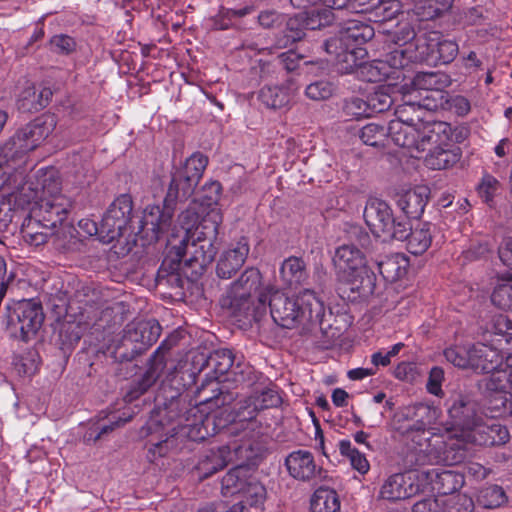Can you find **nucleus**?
<instances>
[{
  "instance_id": "35",
  "label": "nucleus",
  "mask_w": 512,
  "mask_h": 512,
  "mask_svg": "<svg viewBox=\"0 0 512 512\" xmlns=\"http://www.w3.org/2000/svg\"><path fill=\"white\" fill-rule=\"evenodd\" d=\"M452 4L453 0H417L413 10L422 20H432L447 12Z\"/></svg>"
},
{
  "instance_id": "45",
  "label": "nucleus",
  "mask_w": 512,
  "mask_h": 512,
  "mask_svg": "<svg viewBox=\"0 0 512 512\" xmlns=\"http://www.w3.org/2000/svg\"><path fill=\"white\" fill-rule=\"evenodd\" d=\"M491 301L501 309L512 310V278L497 284L491 295Z\"/></svg>"
},
{
  "instance_id": "49",
  "label": "nucleus",
  "mask_w": 512,
  "mask_h": 512,
  "mask_svg": "<svg viewBox=\"0 0 512 512\" xmlns=\"http://www.w3.org/2000/svg\"><path fill=\"white\" fill-rule=\"evenodd\" d=\"M443 505L444 512H472L474 508L473 501L465 494L451 495L446 499Z\"/></svg>"
},
{
  "instance_id": "6",
  "label": "nucleus",
  "mask_w": 512,
  "mask_h": 512,
  "mask_svg": "<svg viewBox=\"0 0 512 512\" xmlns=\"http://www.w3.org/2000/svg\"><path fill=\"white\" fill-rule=\"evenodd\" d=\"M235 446H242L245 450L248 446L247 440L241 437H233L228 445L220 447L216 452L212 451L198 466L203 476L208 477L224 468L228 463H236V466L229 470L222 479V493L224 496L242 493L249 480L251 466H255L262 456L260 454L254 459H246L235 454Z\"/></svg>"
},
{
  "instance_id": "51",
  "label": "nucleus",
  "mask_w": 512,
  "mask_h": 512,
  "mask_svg": "<svg viewBox=\"0 0 512 512\" xmlns=\"http://www.w3.org/2000/svg\"><path fill=\"white\" fill-rule=\"evenodd\" d=\"M18 109L23 112L38 111L41 109V104L37 102L36 90L33 86H27L19 95L17 100Z\"/></svg>"
},
{
  "instance_id": "26",
  "label": "nucleus",
  "mask_w": 512,
  "mask_h": 512,
  "mask_svg": "<svg viewBox=\"0 0 512 512\" xmlns=\"http://www.w3.org/2000/svg\"><path fill=\"white\" fill-rule=\"evenodd\" d=\"M430 195V189L425 185H417L401 189L395 195L397 207L410 218H418L424 212Z\"/></svg>"
},
{
  "instance_id": "19",
  "label": "nucleus",
  "mask_w": 512,
  "mask_h": 512,
  "mask_svg": "<svg viewBox=\"0 0 512 512\" xmlns=\"http://www.w3.org/2000/svg\"><path fill=\"white\" fill-rule=\"evenodd\" d=\"M334 20L333 12L326 8L303 11L287 21L285 40H279V47H286L302 39L305 29L315 30L330 25Z\"/></svg>"
},
{
  "instance_id": "34",
  "label": "nucleus",
  "mask_w": 512,
  "mask_h": 512,
  "mask_svg": "<svg viewBox=\"0 0 512 512\" xmlns=\"http://www.w3.org/2000/svg\"><path fill=\"white\" fill-rule=\"evenodd\" d=\"M407 240V249L414 255H420L427 251L432 242L431 226L427 223L418 224L415 228L410 226Z\"/></svg>"
},
{
  "instance_id": "44",
  "label": "nucleus",
  "mask_w": 512,
  "mask_h": 512,
  "mask_svg": "<svg viewBox=\"0 0 512 512\" xmlns=\"http://www.w3.org/2000/svg\"><path fill=\"white\" fill-rule=\"evenodd\" d=\"M251 12L252 8L249 6L241 9L221 8L213 18V27L219 30L228 29L233 25L235 19L242 18Z\"/></svg>"
},
{
  "instance_id": "14",
  "label": "nucleus",
  "mask_w": 512,
  "mask_h": 512,
  "mask_svg": "<svg viewBox=\"0 0 512 512\" xmlns=\"http://www.w3.org/2000/svg\"><path fill=\"white\" fill-rule=\"evenodd\" d=\"M412 55L406 50L396 48L385 59L365 62L357 70V77L367 82H384L398 89L399 80H405L404 67L408 66Z\"/></svg>"
},
{
  "instance_id": "28",
  "label": "nucleus",
  "mask_w": 512,
  "mask_h": 512,
  "mask_svg": "<svg viewBox=\"0 0 512 512\" xmlns=\"http://www.w3.org/2000/svg\"><path fill=\"white\" fill-rule=\"evenodd\" d=\"M297 92V88L291 81L282 85L264 86L258 94L262 104L270 109H281L287 107Z\"/></svg>"
},
{
  "instance_id": "23",
  "label": "nucleus",
  "mask_w": 512,
  "mask_h": 512,
  "mask_svg": "<svg viewBox=\"0 0 512 512\" xmlns=\"http://www.w3.org/2000/svg\"><path fill=\"white\" fill-rule=\"evenodd\" d=\"M421 474L423 492H436L437 497L449 498L464 485V476L454 470H441L439 468L422 469Z\"/></svg>"
},
{
  "instance_id": "4",
  "label": "nucleus",
  "mask_w": 512,
  "mask_h": 512,
  "mask_svg": "<svg viewBox=\"0 0 512 512\" xmlns=\"http://www.w3.org/2000/svg\"><path fill=\"white\" fill-rule=\"evenodd\" d=\"M403 121H392L389 135L396 146L407 149L412 157H418L429 147L425 164L433 170L450 168L460 160L461 150L455 146L458 136L450 124L432 122L417 128Z\"/></svg>"
},
{
  "instance_id": "40",
  "label": "nucleus",
  "mask_w": 512,
  "mask_h": 512,
  "mask_svg": "<svg viewBox=\"0 0 512 512\" xmlns=\"http://www.w3.org/2000/svg\"><path fill=\"white\" fill-rule=\"evenodd\" d=\"M401 10L398 0H377L370 6V19L375 22L392 20Z\"/></svg>"
},
{
  "instance_id": "9",
  "label": "nucleus",
  "mask_w": 512,
  "mask_h": 512,
  "mask_svg": "<svg viewBox=\"0 0 512 512\" xmlns=\"http://www.w3.org/2000/svg\"><path fill=\"white\" fill-rule=\"evenodd\" d=\"M25 162L7 161V163H3L2 167L0 166V178L3 179L0 188L12 197L18 207L25 208L30 204L36 207V202L40 201L42 192L40 175L51 169H40L34 175L28 176Z\"/></svg>"
},
{
  "instance_id": "27",
  "label": "nucleus",
  "mask_w": 512,
  "mask_h": 512,
  "mask_svg": "<svg viewBox=\"0 0 512 512\" xmlns=\"http://www.w3.org/2000/svg\"><path fill=\"white\" fill-rule=\"evenodd\" d=\"M249 251V242L244 237L225 250L217 262L216 273L218 277L222 279L231 278L243 266Z\"/></svg>"
},
{
  "instance_id": "36",
  "label": "nucleus",
  "mask_w": 512,
  "mask_h": 512,
  "mask_svg": "<svg viewBox=\"0 0 512 512\" xmlns=\"http://www.w3.org/2000/svg\"><path fill=\"white\" fill-rule=\"evenodd\" d=\"M340 501L334 490L317 489L311 498V512H339Z\"/></svg>"
},
{
  "instance_id": "47",
  "label": "nucleus",
  "mask_w": 512,
  "mask_h": 512,
  "mask_svg": "<svg viewBox=\"0 0 512 512\" xmlns=\"http://www.w3.org/2000/svg\"><path fill=\"white\" fill-rule=\"evenodd\" d=\"M234 359L232 352L228 349L216 351L209 359V365L214 368L217 376H222L227 373L233 366Z\"/></svg>"
},
{
  "instance_id": "59",
  "label": "nucleus",
  "mask_w": 512,
  "mask_h": 512,
  "mask_svg": "<svg viewBox=\"0 0 512 512\" xmlns=\"http://www.w3.org/2000/svg\"><path fill=\"white\" fill-rule=\"evenodd\" d=\"M260 25L271 28L282 22V15L275 10H264L258 16Z\"/></svg>"
},
{
  "instance_id": "57",
  "label": "nucleus",
  "mask_w": 512,
  "mask_h": 512,
  "mask_svg": "<svg viewBox=\"0 0 512 512\" xmlns=\"http://www.w3.org/2000/svg\"><path fill=\"white\" fill-rule=\"evenodd\" d=\"M221 191V185L219 182H211L204 186L205 195L203 196V205L211 210L217 208V202Z\"/></svg>"
},
{
  "instance_id": "56",
  "label": "nucleus",
  "mask_w": 512,
  "mask_h": 512,
  "mask_svg": "<svg viewBox=\"0 0 512 512\" xmlns=\"http://www.w3.org/2000/svg\"><path fill=\"white\" fill-rule=\"evenodd\" d=\"M51 48L55 52L69 54L75 50L76 43L74 39L68 35H55L50 40Z\"/></svg>"
},
{
  "instance_id": "21",
  "label": "nucleus",
  "mask_w": 512,
  "mask_h": 512,
  "mask_svg": "<svg viewBox=\"0 0 512 512\" xmlns=\"http://www.w3.org/2000/svg\"><path fill=\"white\" fill-rule=\"evenodd\" d=\"M405 80H399L398 91L401 99L421 95L432 90L445 89L450 85L448 75L439 72H418L413 74L404 67Z\"/></svg>"
},
{
  "instance_id": "13",
  "label": "nucleus",
  "mask_w": 512,
  "mask_h": 512,
  "mask_svg": "<svg viewBox=\"0 0 512 512\" xmlns=\"http://www.w3.org/2000/svg\"><path fill=\"white\" fill-rule=\"evenodd\" d=\"M363 215L374 236L381 238L383 241L393 239L403 241L408 236L410 223L407 220L395 218L391 207L381 199H369Z\"/></svg>"
},
{
  "instance_id": "32",
  "label": "nucleus",
  "mask_w": 512,
  "mask_h": 512,
  "mask_svg": "<svg viewBox=\"0 0 512 512\" xmlns=\"http://www.w3.org/2000/svg\"><path fill=\"white\" fill-rule=\"evenodd\" d=\"M409 260L403 254H393L378 263L379 273L386 281L394 282L404 277L408 271Z\"/></svg>"
},
{
  "instance_id": "2",
  "label": "nucleus",
  "mask_w": 512,
  "mask_h": 512,
  "mask_svg": "<svg viewBox=\"0 0 512 512\" xmlns=\"http://www.w3.org/2000/svg\"><path fill=\"white\" fill-rule=\"evenodd\" d=\"M260 282L259 270L247 268L221 298L222 307L229 309L235 317H251L257 320L266 313L268 300L273 321L283 328H307L322 323L325 316L323 301L310 289L303 290L295 298H289L279 289L268 287L265 293L260 294L258 305L252 308L250 296L257 290Z\"/></svg>"
},
{
  "instance_id": "64",
  "label": "nucleus",
  "mask_w": 512,
  "mask_h": 512,
  "mask_svg": "<svg viewBox=\"0 0 512 512\" xmlns=\"http://www.w3.org/2000/svg\"><path fill=\"white\" fill-rule=\"evenodd\" d=\"M79 228L89 236L99 235L101 238V224L97 225L94 220L81 219L78 223Z\"/></svg>"
},
{
  "instance_id": "15",
  "label": "nucleus",
  "mask_w": 512,
  "mask_h": 512,
  "mask_svg": "<svg viewBox=\"0 0 512 512\" xmlns=\"http://www.w3.org/2000/svg\"><path fill=\"white\" fill-rule=\"evenodd\" d=\"M401 100L403 104L397 107L395 111L396 118L392 121H401L403 119L405 124L420 128L422 124L432 123L433 121H423L419 111L421 109L427 111L445 109L447 93L444 89H438Z\"/></svg>"
},
{
  "instance_id": "48",
  "label": "nucleus",
  "mask_w": 512,
  "mask_h": 512,
  "mask_svg": "<svg viewBox=\"0 0 512 512\" xmlns=\"http://www.w3.org/2000/svg\"><path fill=\"white\" fill-rule=\"evenodd\" d=\"M333 85L324 80H318L310 83L305 89V95L314 101L328 99L333 94Z\"/></svg>"
},
{
  "instance_id": "22",
  "label": "nucleus",
  "mask_w": 512,
  "mask_h": 512,
  "mask_svg": "<svg viewBox=\"0 0 512 512\" xmlns=\"http://www.w3.org/2000/svg\"><path fill=\"white\" fill-rule=\"evenodd\" d=\"M421 470H411L389 476L383 483L380 496L389 501H399L423 492Z\"/></svg>"
},
{
  "instance_id": "33",
  "label": "nucleus",
  "mask_w": 512,
  "mask_h": 512,
  "mask_svg": "<svg viewBox=\"0 0 512 512\" xmlns=\"http://www.w3.org/2000/svg\"><path fill=\"white\" fill-rule=\"evenodd\" d=\"M220 423H216L215 415H206L199 422L187 424L181 428V433L192 441H201L218 433Z\"/></svg>"
},
{
  "instance_id": "41",
  "label": "nucleus",
  "mask_w": 512,
  "mask_h": 512,
  "mask_svg": "<svg viewBox=\"0 0 512 512\" xmlns=\"http://www.w3.org/2000/svg\"><path fill=\"white\" fill-rule=\"evenodd\" d=\"M392 122V120L390 121ZM389 123V126L390 127ZM360 139L366 145L378 147L384 146L386 140L390 139L389 128L385 129L382 125L377 123H369L365 125L360 131Z\"/></svg>"
},
{
  "instance_id": "39",
  "label": "nucleus",
  "mask_w": 512,
  "mask_h": 512,
  "mask_svg": "<svg viewBox=\"0 0 512 512\" xmlns=\"http://www.w3.org/2000/svg\"><path fill=\"white\" fill-rule=\"evenodd\" d=\"M338 447L340 454L349 460L353 469H355L362 475L366 474L369 471L370 464L366 459L365 455L358 451L356 448H354L350 440H340Z\"/></svg>"
},
{
  "instance_id": "62",
  "label": "nucleus",
  "mask_w": 512,
  "mask_h": 512,
  "mask_svg": "<svg viewBox=\"0 0 512 512\" xmlns=\"http://www.w3.org/2000/svg\"><path fill=\"white\" fill-rule=\"evenodd\" d=\"M47 233L45 232H38V231H32V228L28 226L26 229L23 230V238L24 240L34 246H39L44 244L47 241Z\"/></svg>"
},
{
  "instance_id": "30",
  "label": "nucleus",
  "mask_w": 512,
  "mask_h": 512,
  "mask_svg": "<svg viewBox=\"0 0 512 512\" xmlns=\"http://www.w3.org/2000/svg\"><path fill=\"white\" fill-rule=\"evenodd\" d=\"M282 281L289 287H297L308 279L306 263L302 258L291 256L280 267Z\"/></svg>"
},
{
  "instance_id": "31",
  "label": "nucleus",
  "mask_w": 512,
  "mask_h": 512,
  "mask_svg": "<svg viewBox=\"0 0 512 512\" xmlns=\"http://www.w3.org/2000/svg\"><path fill=\"white\" fill-rule=\"evenodd\" d=\"M395 94L399 95L398 89L390 86L389 84L375 86L373 91H371L367 96L371 115L373 113H380L389 109L392 103L396 100V97L393 96Z\"/></svg>"
},
{
  "instance_id": "43",
  "label": "nucleus",
  "mask_w": 512,
  "mask_h": 512,
  "mask_svg": "<svg viewBox=\"0 0 512 512\" xmlns=\"http://www.w3.org/2000/svg\"><path fill=\"white\" fill-rule=\"evenodd\" d=\"M162 363H155L151 365L148 370L144 373L141 380L137 385L132 388L126 395L127 401H132L138 398L141 394L146 392L159 378L160 371L162 370Z\"/></svg>"
},
{
  "instance_id": "55",
  "label": "nucleus",
  "mask_w": 512,
  "mask_h": 512,
  "mask_svg": "<svg viewBox=\"0 0 512 512\" xmlns=\"http://www.w3.org/2000/svg\"><path fill=\"white\" fill-rule=\"evenodd\" d=\"M471 109L470 102L467 98L456 95V96H448L447 95V105H445L444 110H449L456 113L459 116H465L469 113Z\"/></svg>"
},
{
  "instance_id": "5",
  "label": "nucleus",
  "mask_w": 512,
  "mask_h": 512,
  "mask_svg": "<svg viewBox=\"0 0 512 512\" xmlns=\"http://www.w3.org/2000/svg\"><path fill=\"white\" fill-rule=\"evenodd\" d=\"M280 397L272 390L263 391L260 394L251 395L239 403V407L227 427V433L232 437H241L247 440L248 446H235V454L254 459L262 452L260 442V425L256 420L257 413L265 408L278 405Z\"/></svg>"
},
{
  "instance_id": "63",
  "label": "nucleus",
  "mask_w": 512,
  "mask_h": 512,
  "mask_svg": "<svg viewBox=\"0 0 512 512\" xmlns=\"http://www.w3.org/2000/svg\"><path fill=\"white\" fill-rule=\"evenodd\" d=\"M499 258L506 266H512V238H505L498 249Z\"/></svg>"
},
{
  "instance_id": "52",
  "label": "nucleus",
  "mask_w": 512,
  "mask_h": 512,
  "mask_svg": "<svg viewBox=\"0 0 512 512\" xmlns=\"http://www.w3.org/2000/svg\"><path fill=\"white\" fill-rule=\"evenodd\" d=\"M344 111L347 115L353 117H369L371 116L368 99L364 100L360 97H351L345 101Z\"/></svg>"
},
{
  "instance_id": "46",
  "label": "nucleus",
  "mask_w": 512,
  "mask_h": 512,
  "mask_svg": "<svg viewBox=\"0 0 512 512\" xmlns=\"http://www.w3.org/2000/svg\"><path fill=\"white\" fill-rule=\"evenodd\" d=\"M479 502L486 508H496L506 502V495L501 487L491 485L481 490Z\"/></svg>"
},
{
  "instance_id": "58",
  "label": "nucleus",
  "mask_w": 512,
  "mask_h": 512,
  "mask_svg": "<svg viewBox=\"0 0 512 512\" xmlns=\"http://www.w3.org/2000/svg\"><path fill=\"white\" fill-rule=\"evenodd\" d=\"M444 379V372L440 367H434L431 369L428 382L427 389L428 391L436 396H439L442 393V381Z\"/></svg>"
},
{
  "instance_id": "29",
  "label": "nucleus",
  "mask_w": 512,
  "mask_h": 512,
  "mask_svg": "<svg viewBox=\"0 0 512 512\" xmlns=\"http://www.w3.org/2000/svg\"><path fill=\"white\" fill-rule=\"evenodd\" d=\"M161 335V326L155 319L141 320L133 327L128 326L126 337L128 340L140 343L142 346H151Z\"/></svg>"
},
{
  "instance_id": "53",
  "label": "nucleus",
  "mask_w": 512,
  "mask_h": 512,
  "mask_svg": "<svg viewBox=\"0 0 512 512\" xmlns=\"http://www.w3.org/2000/svg\"><path fill=\"white\" fill-rule=\"evenodd\" d=\"M415 31V27L409 22H401L396 31L394 32V41L397 45L402 46L409 43L411 40L415 41L414 46L417 45V38L421 36Z\"/></svg>"
},
{
  "instance_id": "20",
  "label": "nucleus",
  "mask_w": 512,
  "mask_h": 512,
  "mask_svg": "<svg viewBox=\"0 0 512 512\" xmlns=\"http://www.w3.org/2000/svg\"><path fill=\"white\" fill-rule=\"evenodd\" d=\"M174 201L167 196L163 207L148 205L143 211L137 228H133L132 232L143 234L149 241H157L170 227L173 216L171 203Z\"/></svg>"
},
{
  "instance_id": "25",
  "label": "nucleus",
  "mask_w": 512,
  "mask_h": 512,
  "mask_svg": "<svg viewBox=\"0 0 512 512\" xmlns=\"http://www.w3.org/2000/svg\"><path fill=\"white\" fill-rule=\"evenodd\" d=\"M288 474L297 481H320L325 477V470L319 465L313 454L307 450H295L285 459Z\"/></svg>"
},
{
  "instance_id": "54",
  "label": "nucleus",
  "mask_w": 512,
  "mask_h": 512,
  "mask_svg": "<svg viewBox=\"0 0 512 512\" xmlns=\"http://www.w3.org/2000/svg\"><path fill=\"white\" fill-rule=\"evenodd\" d=\"M446 501L444 497L426 498L415 503L413 512H444Z\"/></svg>"
},
{
  "instance_id": "11",
  "label": "nucleus",
  "mask_w": 512,
  "mask_h": 512,
  "mask_svg": "<svg viewBox=\"0 0 512 512\" xmlns=\"http://www.w3.org/2000/svg\"><path fill=\"white\" fill-rule=\"evenodd\" d=\"M337 279L350 286L351 291L369 293L373 289V278L366 265L363 252L353 244L338 247L333 257Z\"/></svg>"
},
{
  "instance_id": "37",
  "label": "nucleus",
  "mask_w": 512,
  "mask_h": 512,
  "mask_svg": "<svg viewBox=\"0 0 512 512\" xmlns=\"http://www.w3.org/2000/svg\"><path fill=\"white\" fill-rule=\"evenodd\" d=\"M488 331L499 336L498 346L501 350L512 347V321L504 314L495 315L490 323Z\"/></svg>"
},
{
  "instance_id": "50",
  "label": "nucleus",
  "mask_w": 512,
  "mask_h": 512,
  "mask_svg": "<svg viewBox=\"0 0 512 512\" xmlns=\"http://www.w3.org/2000/svg\"><path fill=\"white\" fill-rule=\"evenodd\" d=\"M500 189V182L492 175L485 174L479 183L477 190L479 196L489 203Z\"/></svg>"
},
{
  "instance_id": "1",
  "label": "nucleus",
  "mask_w": 512,
  "mask_h": 512,
  "mask_svg": "<svg viewBox=\"0 0 512 512\" xmlns=\"http://www.w3.org/2000/svg\"><path fill=\"white\" fill-rule=\"evenodd\" d=\"M418 410L427 418V422H415L405 430L404 435L415 444L419 452L436 462L456 465L465 460L470 444L500 445L509 440L505 426L495 419L484 420L478 416L476 403L461 395L449 409L452 427L442 434L437 433L431 423L437 417V410L424 406Z\"/></svg>"
},
{
  "instance_id": "3",
  "label": "nucleus",
  "mask_w": 512,
  "mask_h": 512,
  "mask_svg": "<svg viewBox=\"0 0 512 512\" xmlns=\"http://www.w3.org/2000/svg\"><path fill=\"white\" fill-rule=\"evenodd\" d=\"M178 220L184 235L179 244L173 243L175 235H172L167 257L177 265L185 261L186 265L194 268L196 275L202 274L216 255L213 241L222 222L220 210L212 208L200 220L194 203L179 215Z\"/></svg>"
},
{
  "instance_id": "61",
  "label": "nucleus",
  "mask_w": 512,
  "mask_h": 512,
  "mask_svg": "<svg viewBox=\"0 0 512 512\" xmlns=\"http://www.w3.org/2000/svg\"><path fill=\"white\" fill-rule=\"evenodd\" d=\"M171 442L172 440L166 439L164 441L152 444L149 447L147 453V458L149 459V461L153 462L157 458L164 456L168 452Z\"/></svg>"
},
{
  "instance_id": "60",
  "label": "nucleus",
  "mask_w": 512,
  "mask_h": 512,
  "mask_svg": "<svg viewBox=\"0 0 512 512\" xmlns=\"http://www.w3.org/2000/svg\"><path fill=\"white\" fill-rule=\"evenodd\" d=\"M38 369L37 354L29 353L27 357H23L18 364V371L24 375L31 376Z\"/></svg>"
},
{
  "instance_id": "12",
  "label": "nucleus",
  "mask_w": 512,
  "mask_h": 512,
  "mask_svg": "<svg viewBox=\"0 0 512 512\" xmlns=\"http://www.w3.org/2000/svg\"><path fill=\"white\" fill-rule=\"evenodd\" d=\"M512 352V348L506 347L501 350L493 348L486 344H475V362H473V370L491 373L487 382V388L495 392L497 399L505 406L508 401V393H506V384L503 383L512 365H507V353Z\"/></svg>"
},
{
  "instance_id": "8",
  "label": "nucleus",
  "mask_w": 512,
  "mask_h": 512,
  "mask_svg": "<svg viewBox=\"0 0 512 512\" xmlns=\"http://www.w3.org/2000/svg\"><path fill=\"white\" fill-rule=\"evenodd\" d=\"M39 179L42 183L41 197L36 207L31 208V213L38 217L44 228L53 230L68 219L73 201L62 193L60 178L55 170L42 172Z\"/></svg>"
},
{
  "instance_id": "16",
  "label": "nucleus",
  "mask_w": 512,
  "mask_h": 512,
  "mask_svg": "<svg viewBox=\"0 0 512 512\" xmlns=\"http://www.w3.org/2000/svg\"><path fill=\"white\" fill-rule=\"evenodd\" d=\"M207 163V157L201 153H194L186 159L184 164L172 176L168 198L183 200L190 197L198 185Z\"/></svg>"
},
{
  "instance_id": "38",
  "label": "nucleus",
  "mask_w": 512,
  "mask_h": 512,
  "mask_svg": "<svg viewBox=\"0 0 512 512\" xmlns=\"http://www.w3.org/2000/svg\"><path fill=\"white\" fill-rule=\"evenodd\" d=\"M446 360L459 368L473 369L475 362V344L472 346H455L444 351Z\"/></svg>"
},
{
  "instance_id": "7",
  "label": "nucleus",
  "mask_w": 512,
  "mask_h": 512,
  "mask_svg": "<svg viewBox=\"0 0 512 512\" xmlns=\"http://www.w3.org/2000/svg\"><path fill=\"white\" fill-rule=\"evenodd\" d=\"M374 36V29L356 20L348 23L339 36L325 42V50L334 55V61L341 73H357L362 62L367 56L363 47Z\"/></svg>"
},
{
  "instance_id": "42",
  "label": "nucleus",
  "mask_w": 512,
  "mask_h": 512,
  "mask_svg": "<svg viewBox=\"0 0 512 512\" xmlns=\"http://www.w3.org/2000/svg\"><path fill=\"white\" fill-rule=\"evenodd\" d=\"M244 500L240 503L249 506L254 512H259L265 498V488L255 480L249 479L246 487L242 491Z\"/></svg>"
},
{
  "instance_id": "24",
  "label": "nucleus",
  "mask_w": 512,
  "mask_h": 512,
  "mask_svg": "<svg viewBox=\"0 0 512 512\" xmlns=\"http://www.w3.org/2000/svg\"><path fill=\"white\" fill-rule=\"evenodd\" d=\"M10 319L15 328L20 330L23 340H28L40 329L44 315L37 301L24 299L14 305Z\"/></svg>"
},
{
  "instance_id": "17",
  "label": "nucleus",
  "mask_w": 512,
  "mask_h": 512,
  "mask_svg": "<svg viewBox=\"0 0 512 512\" xmlns=\"http://www.w3.org/2000/svg\"><path fill=\"white\" fill-rule=\"evenodd\" d=\"M133 202L129 195L122 194L109 206L101 221V241L109 243L134 227L131 226Z\"/></svg>"
},
{
  "instance_id": "10",
  "label": "nucleus",
  "mask_w": 512,
  "mask_h": 512,
  "mask_svg": "<svg viewBox=\"0 0 512 512\" xmlns=\"http://www.w3.org/2000/svg\"><path fill=\"white\" fill-rule=\"evenodd\" d=\"M56 125L54 114H43L19 129L0 149V166L4 161H25L24 156L39 147L53 133Z\"/></svg>"
},
{
  "instance_id": "18",
  "label": "nucleus",
  "mask_w": 512,
  "mask_h": 512,
  "mask_svg": "<svg viewBox=\"0 0 512 512\" xmlns=\"http://www.w3.org/2000/svg\"><path fill=\"white\" fill-rule=\"evenodd\" d=\"M458 44L453 40L444 39L437 31L423 32L417 38L416 54L412 59L439 61L447 64L458 54Z\"/></svg>"
}]
</instances>
